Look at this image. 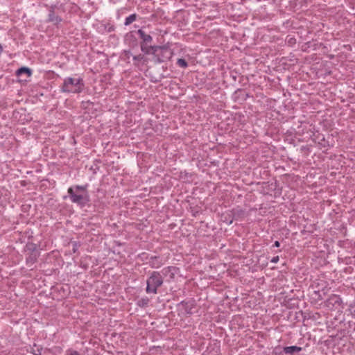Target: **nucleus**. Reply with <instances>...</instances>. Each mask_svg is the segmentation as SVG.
<instances>
[{
  "instance_id": "f257e3e1",
  "label": "nucleus",
  "mask_w": 355,
  "mask_h": 355,
  "mask_svg": "<svg viewBox=\"0 0 355 355\" xmlns=\"http://www.w3.org/2000/svg\"><path fill=\"white\" fill-rule=\"evenodd\" d=\"M84 89V82L80 78L67 77L60 87V91L64 93L79 94Z\"/></svg>"
},
{
  "instance_id": "f03ea898",
  "label": "nucleus",
  "mask_w": 355,
  "mask_h": 355,
  "mask_svg": "<svg viewBox=\"0 0 355 355\" xmlns=\"http://www.w3.org/2000/svg\"><path fill=\"white\" fill-rule=\"evenodd\" d=\"M163 276L158 271H153L150 273L146 281V292L148 294L157 293V289L163 285Z\"/></svg>"
},
{
  "instance_id": "7ed1b4c3",
  "label": "nucleus",
  "mask_w": 355,
  "mask_h": 355,
  "mask_svg": "<svg viewBox=\"0 0 355 355\" xmlns=\"http://www.w3.org/2000/svg\"><path fill=\"white\" fill-rule=\"evenodd\" d=\"M156 49V53L153 55V61L155 64L164 62L170 60L173 55V51L167 45L157 46Z\"/></svg>"
},
{
  "instance_id": "20e7f679",
  "label": "nucleus",
  "mask_w": 355,
  "mask_h": 355,
  "mask_svg": "<svg viewBox=\"0 0 355 355\" xmlns=\"http://www.w3.org/2000/svg\"><path fill=\"white\" fill-rule=\"evenodd\" d=\"M67 192L71 201L81 207H85L90 201L88 193H79L75 191L74 189L72 188H69Z\"/></svg>"
},
{
  "instance_id": "39448f33",
  "label": "nucleus",
  "mask_w": 355,
  "mask_h": 355,
  "mask_svg": "<svg viewBox=\"0 0 355 355\" xmlns=\"http://www.w3.org/2000/svg\"><path fill=\"white\" fill-rule=\"evenodd\" d=\"M302 350L301 347L298 346H289L282 347L280 346L276 347L272 351V355H293Z\"/></svg>"
},
{
  "instance_id": "423d86ee",
  "label": "nucleus",
  "mask_w": 355,
  "mask_h": 355,
  "mask_svg": "<svg viewBox=\"0 0 355 355\" xmlns=\"http://www.w3.org/2000/svg\"><path fill=\"white\" fill-rule=\"evenodd\" d=\"M342 304V300L340 296L331 295L325 302V305L329 309H339Z\"/></svg>"
},
{
  "instance_id": "0eeeda50",
  "label": "nucleus",
  "mask_w": 355,
  "mask_h": 355,
  "mask_svg": "<svg viewBox=\"0 0 355 355\" xmlns=\"http://www.w3.org/2000/svg\"><path fill=\"white\" fill-rule=\"evenodd\" d=\"M178 269L174 266H168L164 268L161 271H159L161 275L163 276V279L164 277H168L169 280L173 279L175 278V273Z\"/></svg>"
},
{
  "instance_id": "6e6552de",
  "label": "nucleus",
  "mask_w": 355,
  "mask_h": 355,
  "mask_svg": "<svg viewBox=\"0 0 355 355\" xmlns=\"http://www.w3.org/2000/svg\"><path fill=\"white\" fill-rule=\"evenodd\" d=\"M55 8H56L55 5L51 6L50 7L49 10V15H48V21L52 22L54 24L57 25L60 22L62 21V18L58 15H55Z\"/></svg>"
},
{
  "instance_id": "1a4fd4ad",
  "label": "nucleus",
  "mask_w": 355,
  "mask_h": 355,
  "mask_svg": "<svg viewBox=\"0 0 355 355\" xmlns=\"http://www.w3.org/2000/svg\"><path fill=\"white\" fill-rule=\"evenodd\" d=\"M137 34L141 40L140 44H148L152 42L153 37L150 35L146 34L142 29H139Z\"/></svg>"
},
{
  "instance_id": "9d476101",
  "label": "nucleus",
  "mask_w": 355,
  "mask_h": 355,
  "mask_svg": "<svg viewBox=\"0 0 355 355\" xmlns=\"http://www.w3.org/2000/svg\"><path fill=\"white\" fill-rule=\"evenodd\" d=\"M141 51L146 55H152L156 53L157 45L140 44Z\"/></svg>"
},
{
  "instance_id": "9b49d317",
  "label": "nucleus",
  "mask_w": 355,
  "mask_h": 355,
  "mask_svg": "<svg viewBox=\"0 0 355 355\" xmlns=\"http://www.w3.org/2000/svg\"><path fill=\"white\" fill-rule=\"evenodd\" d=\"M180 304H182L184 306V309L185 312L187 314H192V309L194 306V301H189V302H184L182 301L180 302Z\"/></svg>"
},
{
  "instance_id": "f8f14e48",
  "label": "nucleus",
  "mask_w": 355,
  "mask_h": 355,
  "mask_svg": "<svg viewBox=\"0 0 355 355\" xmlns=\"http://www.w3.org/2000/svg\"><path fill=\"white\" fill-rule=\"evenodd\" d=\"M26 74L27 77H30L32 74V71L30 68L26 67H21L16 71V75L20 76Z\"/></svg>"
},
{
  "instance_id": "ddd939ff",
  "label": "nucleus",
  "mask_w": 355,
  "mask_h": 355,
  "mask_svg": "<svg viewBox=\"0 0 355 355\" xmlns=\"http://www.w3.org/2000/svg\"><path fill=\"white\" fill-rule=\"evenodd\" d=\"M39 256L40 252H34V254L30 253L29 255L26 257L27 264H34L37 261Z\"/></svg>"
},
{
  "instance_id": "4468645a",
  "label": "nucleus",
  "mask_w": 355,
  "mask_h": 355,
  "mask_svg": "<svg viewBox=\"0 0 355 355\" xmlns=\"http://www.w3.org/2000/svg\"><path fill=\"white\" fill-rule=\"evenodd\" d=\"M149 264L152 268H157L160 267L162 263L159 260L158 257L154 256V257H151L150 258Z\"/></svg>"
},
{
  "instance_id": "2eb2a0df",
  "label": "nucleus",
  "mask_w": 355,
  "mask_h": 355,
  "mask_svg": "<svg viewBox=\"0 0 355 355\" xmlns=\"http://www.w3.org/2000/svg\"><path fill=\"white\" fill-rule=\"evenodd\" d=\"M232 219H231L230 221L227 222V223L228 225H231L233 222V220H237L238 218H239L240 216H243V214H244V211L243 210H237V211H234L233 210L232 211Z\"/></svg>"
},
{
  "instance_id": "dca6fc26",
  "label": "nucleus",
  "mask_w": 355,
  "mask_h": 355,
  "mask_svg": "<svg viewBox=\"0 0 355 355\" xmlns=\"http://www.w3.org/2000/svg\"><path fill=\"white\" fill-rule=\"evenodd\" d=\"M88 184H86L85 185H76L72 189H74L75 191L77 193L82 192V193H88L87 191Z\"/></svg>"
},
{
  "instance_id": "f3484780",
  "label": "nucleus",
  "mask_w": 355,
  "mask_h": 355,
  "mask_svg": "<svg viewBox=\"0 0 355 355\" xmlns=\"http://www.w3.org/2000/svg\"><path fill=\"white\" fill-rule=\"evenodd\" d=\"M137 18V14L134 13L125 18L124 25L128 26L134 22Z\"/></svg>"
},
{
  "instance_id": "a211bd4d",
  "label": "nucleus",
  "mask_w": 355,
  "mask_h": 355,
  "mask_svg": "<svg viewBox=\"0 0 355 355\" xmlns=\"http://www.w3.org/2000/svg\"><path fill=\"white\" fill-rule=\"evenodd\" d=\"M26 248L27 250L30 252V253L34 254V252H40L37 250V245L35 243H28L26 245Z\"/></svg>"
},
{
  "instance_id": "6ab92c4d",
  "label": "nucleus",
  "mask_w": 355,
  "mask_h": 355,
  "mask_svg": "<svg viewBox=\"0 0 355 355\" xmlns=\"http://www.w3.org/2000/svg\"><path fill=\"white\" fill-rule=\"evenodd\" d=\"M148 303H149V299L147 297H143V298L139 300L137 302V304L139 306L144 308V307L147 306Z\"/></svg>"
},
{
  "instance_id": "aec40b11",
  "label": "nucleus",
  "mask_w": 355,
  "mask_h": 355,
  "mask_svg": "<svg viewBox=\"0 0 355 355\" xmlns=\"http://www.w3.org/2000/svg\"><path fill=\"white\" fill-rule=\"evenodd\" d=\"M133 60L135 61L134 64L138 66V62L144 60V55L143 54H139L137 55H132Z\"/></svg>"
},
{
  "instance_id": "412c9836",
  "label": "nucleus",
  "mask_w": 355,
  "mask_h": 355,
  "mask_svg": "<svg viewBox=\"0 0 355 355\" xmlns=\"http://www.w3.org/2000/svg\"><path fill=\"white\" fill-rule=\"evenodd\" d=\"M177 64L182 68H187L188 67V63L186 60L183 58H179L177 60Z\"/></svg>"
},
{
  "instance_id": "4be33fe9",
  "label": "nucleus",
  "mask_w": 355,
  "mask_h": 355,
  "mask_svg": "<svg viewBox=\"0 0 355 355\" xmlns=\"http://www.w3.org/2000/svg\"><path fill=\"white\" fill-rule=\"evenodd\" d=\"M67 352L69 355H80L79 352L76 350L70 349Z\"/></svg>"
},
{
  "instance_id": "5701e85b",
  "label": "nucleus",
  "mask_w": 355,
  "mask_h": 355,
  "mask_svg": "<svg viewBox=\"0 0 355 355\" xmlns=\"http://www.w3.org/2000/svg\"><path fill=\"white\" fill-rule=\"evenodd\" d=\"M349 309L352 314L355 315V304L349 305Z\"/></svg>"
},
{
  "instance_id": "b1692460",
  "label": "nucleus",
  "mask_w": 355,
  "mask_h": 355,
  "mask_svg": "<svg viewBox=\"0 0 355 355\" xmlns=\"http://www.w3.org/2000/svg\"><path fill=\"white\" fill-rule=\"evenodd\" d=\"M42 349L37 348V349L33 350V354L35 355H41Z\"/></svg>"
},
{
  "instance_id": "393cba45",
  "label": "nucleus",
  "mask_w": 355,
  "mask_h": 355,
  "mask_svg": "<svg viewBox=\"0 0 355 355\" xmlns=\"http://www.w3.org/2000/svg\"><path fill=\"white\" fill-rule=\"evenodd\" d=\"M279 259V257H278V256H276V257H272V259H271V261H271L272 263H277V262H278Z\"/></svg>"
},
{
  "instance_id": "a878e982",
  "label": "nucleus",
  "mask_w": 355,
  "mask_h": 355,
  "mask_svg": "<svg viewBox=\"0 0 355 355\" xmlns=\"http://www.w3.org/2000/svg\"><path fill=\"white\" fill-rule=\"evenodd\" d=\"M73 252H76L77 251V250H78V245L77 244V243H76V242H75V243L73 244Z\"/></svg>"
},
{
  "instance_id": "bb28decb",
  "label": "nucleus",
  "mask_w": 355,
  "mask_h": 355,
  "mask_svg": "<svg viewBox=\"0 0 355 355\" xmlns=\"http://www.w3.org/2000/svg\"><path fill=\"white\" fill-rule=\"evenodd\" d=\"M114 30H115L114 26H109V28L107 29V31L109 33H111V32L114 31Z\"/></svg>"
},
{
  "instance_id": "cd10ccee",
  "label": "nucleus",
  "mask_w": 355,
  "mask_h": 355,
  "mask_svg": "<svg viewBox=\"0 0 355 355\" xmlns=\"http://www.w3.org/2000/svg\"><path fill=\"white\" fill-rule=\"evenodd\" d=\"M280 246V243L278 241H275L273 244V247L279 248Z\"/></svg>"
},
{
  "instance_id": "c85d7f7f",
  "label": "nucleus",
  "mask_w": 355,
  "mask_h": 355,
  "mask_svg": "<svg viewBox=\"0 0 355 355\" xmlns=\"http://www.w3.org/2000/svg\"><path fill=\"white\" fill-rule=\"evenodd\" d=\"M125 55L128 57V58H130V55H132V53L130 52V51H125Z\"/></svg>"
},
{
  "instance_id": "c756f323",
  "label": "nucleus",
  "mask_w": 355,
  "mask_h": 355,
  "mask_svg": "<svg viewBox=\"0 0 355 355\" xmlns=\"http://www.w3.org/2000/svg\"><path fill=\"white\" fill-rule=\"evenodd\" d=\"M250 94H249L248 93H246V94H245V96L243 97V99H244V100H246V99H247V98H248V97H250Z\"/></svg>"
},
{
  "instance_id": "7c9ffc66",
  "label": "nucleus",
  "mask_w": 355,
  "mask_h": 355,
  "mask_svg": "<svg viewBox=\"0 0 355 355\" xmlns=\"http://www.w3.org/2000/svg\"><path fill=\"white\" fill-rule=\"evenodd\" d=\"M315 293L316 295H318V298H319V299H320V300L322 299V297H321V295H320L319 291H315Z\"/></svg>"
},
{
  "instance_id": "2f4dec72",
  "label": "nucleus",
  "mask_w": 355,
  "mask_h": 355,
  "mask_svg": "<svg viewBox=\"0 0 355 355\" xmlns=\"http://www.w3.org/2000/svg\"><path fill=\"white\" fill-rule=\"evenodd\" d=\"M3 51V47L0 44V54L1 53V52Z\"/></svg>"
}]
</instances>
